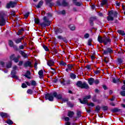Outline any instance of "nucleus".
I'll return each instance as SVG.
<instances>
[{"label":"nucleus","mask_w":125,"mask_h":125,"mask_svg":"<svg viewBox=\"0 0 125 125\" xmlns=\"http://www.w3.org/2000/svg\"><path fill=\"white\" fill-rule=\"evenodd\" d=\"M88 83L90 85H92L93 83H94V79L92 78H89L88 79Z\"/></svg>","instance_id":"nucleus-14"},{"label":"nucleus","mask_w":125,"mask_h":125,"mask_svg":"<svg viewBox=\"0 0 125 125\" xmlns=\"http://www.w3.org/2000/svg\"><path fill=\"white\" fill-rule=\"evenodd\" d=\"M84 38L85 39H88L89 38V34L88 33H86L84 35Z\"/></svg>","instance_id":"nucleus-52"},{"label":"nucleus","mask_w":125,"mask_h":125,"mask_svg":"<svg viewBox=\"0 0 125 125\" xmlns=\"http://www.w3.org/2000/svg\"><path fill=\"white\" fill-rule=\"evenodd\" d=\"M17 4V2L14 1L13 2L12 1H10L9 3H8L6 5L7 8H10V7H14L15 5Z\"/></svg>","instance_id":"nucleus-7"},{"label":"nucleus","mask_w":125,"mask_h":125,"mask_svg":"<svg viewBox=\"0 0 125 125\" xmlns=\"http://www.w3.org/2000/svg\"><path fill=\"white\" fill-rule=\"evenodd\" d=\"M38 74L39 75V78L40 79H43V70H40L38 72Z\"/></svg>","instance_id":"nucleus-17"},{"label":"nucleus","mask_w":125,"mask_h":125,"mask_svg":"<svg viewBox=\"0 0 125 125\" xmlns=\"http://www.w3.org/2000/svg\"><path fill=\"white\" fill-rule=\"evenodd\" d=\"M21 87L22 88H26L27 87V84L26 83H22L21 84Z\"/></svg>","instance_id":"nucleus-41"},{"label":"nucleus","mask_w":125,"mask_h":125,"mask_svg":"<svg viewBox=\"0 0 125 125\" xmlns=\"http://www.w3.org/2000/svg\"><path fill=\"white\" fill-rule=\"evenodd\" d=\"M27 93H28V94H33V90L31 89H29L27 91Z\"/></svg>","instance_id":"nucleus-40"},{"label":"nucleus","mask_w":125,"mask_h":125,"mask_svg":"<svg viewBox=\"0 0 125 125\" xmlns=\"http://www.w3.org/2000/svg\"><path fill=\"white\" fill-rule=\"evenodd\" d=\"M60 14H62V15H65L66 14V11L64 10L61 11L59 13Z\"/></svg>","instance_id":"nucleus-38"},{"label":"nucleus","mask_w":125,"mask_h":125,"mask_svg":"<svg viewBox=\"0 0 125 125\" xmlns=\"http://www.w3.org/2000/svg\"><path fill=\"white\" fill-rule=\"evenodd\" d=\"M45 99L46 100H49V101H53V94H47L45 96Z\"/></svg>","instance_id":"nucleus-6"},{"label":"nucleus","mask_w":125,"mask_h":125,"mask_svg":"<svg viewBox=\"0 0 125 125\" xmlns=\"http://www.w3.org/2000/svg\"><path fill=\"white\" fill-rule=\"evenodd\" d=\"M43 21H44V22H43L40 24L42 28H45V27H46V26L50 25V21H49V20H48V19H47V18H46V17H44Z\"/></svg>","instance_id":"nucleus-3"},{"label":"nucleus","mask_w":125,"mask_h":125,"mask_svg":"<svg viewBox=\"0 0 125 125\" xmlns=\"http://www.w3.org/2000/svg\"><path fill=\"white\" fill-rule=\"evenodd\" d=\"M74 111H69L67 113V116L69 117V118H73V116H74Z\"/></svg>","instance_id":"nucleus-19"},{"label":"nucleus","mask_w":125,"mask_h":125,"mask_svg":"<svg viewBox=\"0 0 125 125\" xmlns=\"http://www.w3.org/2000/svg\"><path fill=\"white\" fill-rule=\"evenodd\" d=\"M77 0H73V2L75 5H77V6H81L82 5V3L80 2H77L76 1Z\"/></svg>","instance_id":"nucleus-31"},{"label":"nucleus","mask_w":125,"mask_h":125,"mask_svg":"<svg viewBox=\"0 0 125 125\" xmlns=\"http://www.w3.org/2000/svg\"><path fill=\"white\" fill-rule=\"evenodd\" d=\"M35 24H39L40 23V20L39 19H35Z\"/></svg>","instance_id":"nucleus-48"},{"label":"nucleus","mask_w":125,"mask_h":125,"mask_svg":"<svg viewBox=\"0 0 125 125\" xmlns=\"http://www.w3.org/2000/svg\"><path fill=\"white\" fill-rule=\"evenodd\" d=\"M85 109H86V111L87 113H90V112H91V110L90 109V108H85Z\"/></svg>","instance_id":"nucleus-59"},{"label":"nucleus","mask_w":125,"mask_h":125,"mask_svg":"<svg viewBox=\"0 0 125 125\" xmlns=\"http://www.w3.org/2000/svg\"><path fill=\"white\" fill-rule=\"evenodd\" d=\"M5 17V15H1L0 14V25L4 26L5 25V20H4V18Z\"/></svg>","instance_id":"nucleus-5"},{"label":"nucleus","mask_w":125,"mask_h":125,"mask_svg":"<svg viewBox=\"0 0 125 125\" xmlns=\"http://www.w3.org/2000/svg\"><path fill=\"white\" fill-rule=\"evenodd\" d=\"M67 104L69 105L70 108H73V107H74V104H71V103H68Z\"/></svg>","instance_id":"nucleus-57"},{"label":"nucleus","mask_w":125,"mask_h":125,"mask_svg":"<svg viewBox=\"0 0 125 125\" xmlns=\"http://www.w3.org/2000/svg\"><path fill=\"white\" fill-rule=\"evenodd\" d=\"M52 0H46V3H50L51 6L53 5V3H51Z\"/></svg>","instance_id":"nucleus-44"},{"label":"nucleus","mask_w":125,"mask_h":125,"mask_svg":"<svg viewBox=\"0 0 125 125\" xmlns=\"http://www.w3.org/2000/svg\"><path fill=\"white\" fill-rule=\"evenodd\" d=\"M68 27L71 31H75L76 30V27L73 24L69 25Z\"/></svg>","instance_id":"nucleus-25"},{"label":"nucleus","mask_w":125,"mask_h":125,"mask_svg":"<svg viewBox=\"0 0 125 125\" xmlns=\"http://www.w3.org/2000/svg\"><path fill=\"white\" fill-rule=\"evenodd\" d=\"M30 15V13L28 12L26 13L25 15H24V17L25 18H28V17H29V15Z\"/></svg>","instance_id":"nucleus-56"},{"label":"nucleus","mask_w":125,"mask_h":125,"mask_svg":"<svg viewBox=\"0 0 125 125\" xmlns=\"http://www.w3.org/2000/svg\"><path fill=\"white\" fill-rule=\"evenodd\" d=\"M104 41V37L102 38V37L99 36L98 37V41L100 42V43H103V42Z\"/></svg>","instance_id":"nucleus-18"},{"label":"nucleus","mask_w":125,"mask_h":125,"mask_svg":"<svg viewBox=\"0 0 125 125\" xmlns=\"http://www.w3.org/2000/svg\"><path fill=\"white\" fill-rule=\"evenodd\" d=\"M111 111L112 112H113V113H117L120 111V109H119L118 108H114L112 109Z\"/></svg>","instance_id":"nucleus-34"},{"label":"nucleus","mask_w":125,"mask_h":125,"mask_svg":"<svg viewBox=\"0 0 125 125\" xmlns=\"http://www.w3.org/2000/svg\"><path fill=\"white\" fill-rule=\"evenodd\" d=\"M15 58V55L13 54L10 57V59L11 61H12L13 60H14Z\"/></svg>","instance_id":"nucleus-39"},{"label":"nucleus","mask_w":125,"mask_h":125,"mask_svg":"<svg viewBox=\"0 0 125 125\" xmlns=\"http://www.w3.org/2000/svg\"><path fill=\"white\" fill-rule=\"evenodd\" d=\"M104 61L105 63H108V62H109V58H105Z\"/></svg>","instance_id":"nucleus-54"},{"label":"nucleus","mask_w":125,"mask_h":125,"mask_svg":"<svg viewBox=\"0 0 125 125\" xmlns=\"http://www.w3.org/2000/svg\"><path fill=\"white\" fill-rule=\"evenodd\" d=\"M24 66L25 68L27 67H30V68H32L33 66L32 65V62L30 61H27L24 63Z\"/></svg>","instance_id":"nucleus-11"},{"label":"nucleus","mask_w":125,"mask_h":125,"mask_svg":"<svg viewBox=\"0 0 125 125\" xmlns=\"http://www.w3.org/2000/svg\"><path fill=\"white\" fill-rule=\"evenodd\" d=\"M6 123L8 125H12V124H13V122L10 120L7 121Z\"/></svg>","instance_id":"nucleus-46"},{"label":"nucleus","mask_w":125,"mask_h":125,"mask_svg":"<svg viewBox=\"0 0 125 125\" xmlns=\"http://www.w3.org/2000/svg\"><path fill=\"white\" fill-rule=\"evenodd\" d=\"M76 85L81 88L89 89V86L88 85V84H87L85 82L83 83L82 81H78Z\"/></svg>","instance_id":"nucleus-2"},{"label":"nucleus","mask_w":125,"mask_h":125,"mask_svg":"<svg viewBox=\"0 0 125 125\" xmlns=\"http://www.w3.org/2000/svg\"><path fill=\"white\" fill-rule=\"evenodd\" d=\"M25 83L28 85V86H37V82L34 80H31L30 81V83L29 82H25Z\"/></svg>","instance_id":"nucleus-8"},{"label":"nucleus","mask_w":125,"mask_h":125,"mask_svg":"<svg viewBox=\"0 0 125 125\" xmlns=\"http://www.w3.org/2000/svg\"><path fill=\"white\" fill-rule=\"evenodd\" d=\"M86 104L87 105V106H90L91 107H94L95 106L94 104L93 103H88V102H87L86 103Z\"/></svg>","instance_id":"nucleus-37"},{"label":"nucleus","mask_w":125,"mask_h":125,"mask_svg":"<svg viewBox=\"0 0 125 125\" xmlns=\"http://www.w3.org/2000/svg\"><path fill=\"white\" fill-rule=\"evenodd\" d=\"M118 12L111 10L109 11L108 16L107 17V21H113L114 17H117Z\"/></svg>","instance_id":"nucleus-1"},{"label":"nucleus","mask_w":125,"mask_h":125,"mask_svg":"<svg viewBox=\"0 0 125 125\" xmlns=\"http://www.w3.org/2000/svg\"><path fill=\"white\" fill-rule=\"evenodd\" d=\"M53 95L54 97H56L57 99H62V95L61 94H57V92H54Z\"/></svg>","instance_id":"nucleus-13"},{"label":"nucleus","mask_w":125,"mask_h":125,"mask_svg":"<svg viewBox=\"0 0 125 125\" xmlns=\"http://www.w3.org/2000/svg\"><path fill=\"white\" fill-rule=\"evenodd\" d=\"M91 42H92V39H89L88 41V45H91Z\"/></svg>","instance_id":"nucleus-49"},{"label":"nucleus","mask_w":125,"mask_h":125,"mask_svg":"<svg viewBox=\"0 0 125 125\" xmlns=\"http://www.w3.org/2000/svg\"><path fill=\"white\" fill-rule=\"evenodd\" d=\"M101 72V71L100 70H96V71H95V74H96V75H97V74H100Z\"/></svg>","instance_id":"nucleus-61"},{"label":"nucleus","mask_w":125,"mask_h":125,"mask_svg":"<svg viewBox=\"0 0 125 125\" xmlns=\"http://www.w3.org/2000/svg\"><path fill=\"white\" fill-rule=\"evenodd\" d=\"M117 33H118V34H119V35H121V36H125V31H124L122 30H118L117 31Z\"/></svg>","instance_id":"nucleus-23"},{"label":"nucleus","mask_w":125,"mask_h":125,"mask_svg":"<svg viewBox=\"0 0 125 125\" xmlns=\"http://www.w3.org/2000/svg\"><path fill=\"white\" fill-rule=\"evenodd\" d=\"M42 4H43V1L41 0V1H40L38 3V5H36V7H37V8H41V7H42Z\"/></svg>","instance_id":"nucleus-20"},{"label":"nucleus","mask_w":125,"mask_h":125,"mask_svg":"<svg viewBox=\"0 0 125 125\" xmlns=\"http://www.w3.org/2000/svg\"><path fill=\"white\" fill-rule=\"evenodd\" d=\"M90 98H91V96L89 95L84 97L83 101H82L81 99H79V100L80 103H81L82 104H86V103L88 102V101L87 100V99H90Z\"/></svg>","instance_id":"nucleus-4"},{"label":"nucleus","mask_w":125,"mask_h":125,"mask_svg":"<svg viewBox=\"0 0 125 125\" xmlns=\"http://www.w3.org/2000/svg\"><path fill=\"white\" fill-rule=\"evenodd\" d=\"M120 94L121 95H122V96H125V91H122L120 92Z\"/></svg>","instance_id":"nucleus-55"},{"label":"nucleus","mask_w":125,"mask_h":125,"mask_svg":"<svg viewBox=\"0 0 125 125\" xmlns=\"http://www.w3.org/2000/svg\"><path fill=\"white\" fill-rule=\"evenodd\" d=\"M73 64H68L67 65L68 70H69V71H72V68H73Z\"/></svg>","instance_id":"nucleus-35"},{"label":"nucleus","mask_w":125,"mask_h":125,"mask_svg":"<svg viewBox=\"0 0 125 125\" xmlns=\"http://www.w3.org/2000/svg\"><path fill=\"white\" fill-rule=\"evenodd\" d=\"M60 83L62 85H66V81L65 79L62 78L60 80Z\"/></svg>","instance_id":"nucleus-27"},{"label":"nucleus","mask_w":125,"mask_h":125,"mask_svg":"<svg viewBox=\"0 0 125 125\" xmlns=\"http://www.w3.org/2000/svg\"><path fill=\"white\" fill-rule=\"evenodd\" d=\"M0 65H1V66L3 67L4 66H5V63L3 62H0Z\"/></svg>","instance_id":"nucleus-51"},{"label":"nucleus","mask_w":125,"mask_h":125,"mask_svg":"<svg viewBox=\"0 0 125 125\" xmlns=\"http://www.w3.org/2000/svg\"><path fill=\"white\" fill-rule=\"evenodd\" d=\"M107 0H102L101 5V6H103V5H107Z\"/></svg>","instance_id":"nucleus-28"},{"label":"nucleus","mask_w":125,"mask_h":125,"mask_svg":"<svg viewBox=\"0 0 125 125\" xmlns=\"http://www.w3.org/2000/svg\"><path fill=\"white\" fill-rule=\"evenodd\" d=\"M99 80H98V79H96L95 80H94V83L95 84H98V83H99Z\"/></svg>","instance_id":"nucleus-50"},{"label":"nucleus","mask_w":125,"mask_h":125,"mask_svg":"<svg viewBox=\"0 0 125 125\" xmlns=\"http://www.w3.org/2000/svg\"><path fill=\"white\" fill-rule=\"evenodd\" d=\"M61 65H62V66H66V65H67V64L66 63V62H60Z\"/></svg>","instance_id":"nucleus-53"},{"label":"nucleus","mask_w":125,"mask_h":125,"mask_svg":"<svg viewBox=\"0 0 125 125\" xmlns=\"http://www.w3.org/2000/svg\"><path fill=\"white\" fill-rule=\"evenodd\" d=\"M109 42H111V39L108 37H104L103 43L105 45H107Z\"/></svg>","instance_id":"nucleus-9"},{"label":"nucleus","mask_w":125,"mask_h":125,"mask_svg":"<svg viewBox=\"0 0 125 125\" xmlns=\"http://www.w3.org/2000/svg\"><path fill=\"white\" fill-rule=\"evenodd\" d=\"M16 73V71L15 70H13L11 72V75L13 76V78H14L15 79H18V77L16 76L15 75V73Z\"/></svg>","instance_id":"nucleus-29"},{"label":"nucleus","mask_w":125,"mask_h":125,"mask_svg":"<svg viewBox=\"0 0 125 125\" xmlns=\"http://www.w3.org/2000/svg\"><path fill=\"white\" fill-rule=\"evenodd\" d=\"M86 68L87 69H88V70H91V65H87V66H86Z\"/></svg>","instance_id":"nucleus-62"},{"label":"nucleus","mask_w":125,"mask_h":125,"mask_svg":"<svg viewBox=\"0 0 125 125\" xmlns=\"http://www.w3.org/2000/svg\"><path fill=\"white\" fill-rule=\"evenodd\" d=\"M70 77L71 79H72V80H75V79L77 78V75L73 73H71L70 74Z\"/></svg>","instance_id":"nucleus-24"},{"label":"nucleus","mask_w":125,"mask_h":125,"mask_svg":"<svg viewBox=\"0 0 125 125\" xmlns=\"http://www.w3.org/2000/svg\"><path fill=\"white\" fill-rule=\"evenodd\" d=\"M123 83L124 85H123L122 87V89L123 90H125V80L123 81Z\"/></svg>","instance_id":"nucleus-47"},{"label":"nucleus","mask_w":125,"mask_h":125,"mask_svg":"<svg viewBox=\"0 0 125 125\" xmlns=\"http://www.w3.org/2000/svg\"><path fill=\"white\" fill-rule=\"evenodd\" d=\"M22 40H24L23 37L19 38L16 39L15 40V42H16V43H20V42H22Z\"/></svg>","instance_id":"nucleus-16"},{"label":"nucleus","mask_w":125,"mask_h":125,"mask_svg":"<svg viewBox=\"0 0 125 125\" xmlns=\"http://www.w3.org/2000/svg\"><path fill=\"white\" fill-rule=\"evenodd\" d=\"M102 109L104 111H107L108 110V106L104 105L102 107Z\"/></svg>","instance_id":"nucleus-43"},{"label":"nucleus","mask_w":125,"mask_h":125,"mask_svg":"<svg viewBox=\"0 0 125 125\" xmlns=\"http://www.w3.org/2000/svg\"><path fill=\"white\" fill-rule=\"evenodd\" d=\"M104 54H111L113 53V50L111 48H107L106 50H104Z\"/></svg>","instance_id":"nucleus-10"},{"label":"nucleus","mask_w":125,"mask_h":125,"mask_svg":"<svg viewBox=\"0 0 125 125\" xmlns=\"http://www.w3.org/2000/svg\"><path fill=\"white\" fill-rule=\"evenodd\" d=\"M47 65L50 67L54 65V62L52 60H50L47 61Z\"/></svg>","instance_id":"nucleus-15"},{"label":"nucleus","mask_w":125,"mask_h":125,"mask_svg":"<svg viewBox=\"0 0 125 125\" xmlns=\"http://www.w3.org/2000/svg\"><path fill=\"white\" fill-rule=\"evenodd\" d=\"M23 33H24V29L21 28L19 30L17 35H18V36H20L21 35H22Z\"/></svg>","instance_id":"nucleus-30"},{"label":"nucleus","mask_w":125,"mask_h":125,"mask_svg":"<svg viewBox=\"0 0 125 125\" xmlns=\"http://www.w3.org/2000/svg\"><path fill=\"white\" fill-rule=\"evenodd\" d=\"M62 5H63V6H68V4L67 2H66V1L63 0Z\"/></svg>","instance_id":"nucleus-36"},{"label":"nucleus","mask_w":125,"mask_h":125,"mask_svg":"<svg viewBox=\"0 0 125 125\" xmlns=\"http://www.w3.org/2000/svg\"><path fill=\"white\" fill-rule=\"evenodd\" d=\"M70 83H71V81H65L66 85H68V84H70Z\"/></svg>","instance_id":"nucleus-63"},{"label":"nucleus","mask_w":125,"mask_h":125,"mask_svg":"<svg viewBox=\"0 0 125 125\" xmlns=\"http://www.w3.org/2000/svg\"><path fill=\"white\" fill-rule=\"evenodd\" d=\"M63 32V30L61 28H57L55 30L56 34H61Z\"/></svg>","instance_id":"nucleus-21"},{"label":"nucleus","mask_w":125,"mask_h":125,"mask_svg":"<svg viewBox=\"0 0 125 125\" xmlns=\"http://www.w3.org/2000/svg\"><path fill=\"white\" fill-rule=\"evenodd\" d=\"M43 48H44V49L45 50V51H49V49H48V48L47 47V46H45V45H43Z\"/></svg>","instance_id":"nucleus-45"},{"label":"nucleus","mask_w":125,"mask_h":125,"mask_svg":"<svg viewBox=\"0 0 125 125\" xmlns=\"http://www.w3.org/2000/svg\"><path fill=\"white\" fill-rule=\"evenodd\" d=\"M77 116H78V117H79V118H80V117H82V114H81V111H78V112H77Z\"/></svg>","instance_id":"nucleus-58"},{"label":"nucleus","mask_w":125,"mask_h":125,"mask_svg":"<svg viewBox=\"0 0 125 125\" xmlns=\"http://www.w3.org/2000/svg\"><path fill=\"white\" fill-rule=\"evenodd\" d=\"M8 44L10 47H13V48H15L16 49H17V46L16 45H14V42L11 40H9L8 41Z\"/></svg>","instance_id":"nucleus-12"},{"label":"nucleus","mask_w":125,"mask_h":125,"mask_svg":"<svg viewBox=\"0 0 125 125\" xmlns=\"http://www.w3.org/2000/svg\"><path fill=\"white\" fill-rule=\"evenodd\" d=\"M12 65V63H11V62H9L6 63V67L11 68Z\"/></svg>","instance_id":"nucleus-32"},{"label":"nucleus","mask_w":125,"mask_h":125,"mask_svg":"<svg viewBox=\"0 0 125 125\" xmlns=\"http://www.w3.org/2000/svg\"><path fill=\"white\" fill-rule=\"evenodd\" d=\"M0 116L2 117V118H7L8 117L7 114L4 112L0 113Z\"/></svg>","instance_id":"nucleus-26"},{"label":"nucleus","mask_w":125,"mask_h":125,"mask_svg":"<svg viewBox=\"0 0 125 125\" xmlns=\"http://www.w3.org/2000/svg\"><path fill=\"white\" fill-rule=\"evenodd\" d=\"M95 110L96 112H99V111H100V106L99 105H97L96 106V108H95Z\"/></svg>","instance_id":"nucleus-42"},{"label":"nucleus","mask_w":125,"mask_h":125,"mask_svg":"<svg viewBox=\"0 0 125 125\" xmlns=\"http://www.w3.org/2000/svg\"><path fill=\"white\" fill-rule=\"evenodd\" d=\"M57 38L59 39V40H63V37L61 36H57Z\"/></svg>","instance_id":"nucleus-64"},{"label":"nucleus","mask_w":125,"mask_h":125,"mask_svg":"<svg viewBox=\"0 0 125 125\" xmlns=\"http://www.w3.org/2000/svg\"><path fill=\"white\" fill-rule=\"evenodd\" d=\"M68 99H63L62 100V102H63L64 103H65V102H68Z\"/></svg>","instance_id":"nucleus-60"},{"label":"nucleus","mask_w":125,"mask_h":125,"mask_svg":"<svg viewBox=\"0 0 125 125\" xmlns=\"http://www.w3.org/2000/svg\"><path fill=\"white\" fill-rule=\"evenodd\" d=\"M21 54L24 57V58H27L28 57V56H27V54H25V52L21 51Z\"/></svg>","instance_id":"nucleus-33"},{"label":"nucleus","mask_w":125,"mask_h":125,"mask_svg":"<svg viewBox=\"0 0 125 125\" xmlns=\"http://www.w3.org/2000/svg\"><path fill=\"white\" fill-rule=\"evenodd\" d=\"M30 75H31V72L30 71H27L26 74L24 75V77H26V78H27V79H31V77L29 76Z\"/></svg>","instance_id":"nucleus-22"}]
</instances>
